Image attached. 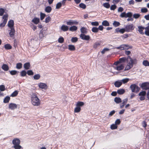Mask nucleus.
<instances>
[{
    "instance_id": "4468645a",
    "label": "nucleus",
    "mask_w": 149,
    "mask_h": 149,
    "mask_svg": "<svg viewBox=\"0 0 149 149\" xmlns=\"http://www.w3.org/2000/svg\"><path fill=\"white\" fill-rule=\"evenodd\" d=\"M80 37L82 39L86 40H88L90 38L89 35H86L84 34H81L80 35Z\"/></svg>"
},
{
    "instance_id": "2f4dec72",
    "label": "nucleus",
    "mask_w": 149,
    "mask_h": 149,
    "mask_svg": "<svg viewBox=\"0 0 149 149\" xmlns=\"http://www.w3.org/2000/svg\"><path fill=\"white\" fill-rule=\"evenodd\" d=\"M80 31L82 33H87V29L84 27H82L80 29Z\"/></svg>"
},
{
    "instance_id": "e433bc0d",
    "label": "nucleus",
    "mask_w": 149,
    "mask_h": 149,
    "mask_svg": "<svg viewBox=\"0 0 149 149\" xmlns=\"http://www.w3.org/2000/svg\"><path fill=\"white\" fill-rule=\"evenodd\" d=\"M4 48L6 49H9L12 48V46L10 44H7L4 45Z\"/></svg>"
},
{
    "instance_id": "f8f14e48",
    "label": "nucleus",
    "mask_w": 149,
    "mask_h": 149,
    "mask_svg": "<svg viewBox=\"0 0 149 149\" xmlns=\"http://www.w3.org/2000/svg\"><path fill=\"white\" fill-rule=\"evenodd\" d=\"M127 59L125 57H123L120 58L118 61H117L114 63L115 65H116L117 64H121V63L124 62Z\"/></svg>"
},
{
    "instance_id": "49530a36",
    "label": "nucleus",
    "mask_w": 149,
    "mask_h": 149,
    "mask_svg": "<svg viewBox=\"0 0 149 149\" xmlns=\"http://www.w3.org/2000/svg\"><path fill=\"white\" fill-rule=\"evenodd\" d=\"M146 94V92L145 91H143L139 93V95L145 96Z\"/></svg>"
},
{
    "instance_id": "0eeeda50",
    "label": "nucleus",
    "mask_w": 149,
    "mask_h": 149,
    "mask_svg": "<svg viewBox=\"0 0 149 149\" xmlns=\"http://www.w3.org/2000/svg\"><path fill=\"white\" fill-rule=\"evenodd\" d=\"M132 13L131 12H129L126 13L125 12H123L120 14V17L122 18L131 17L132 16Z\"/></svg>"
},
{
    "instance_id": "e2e57ef3",
    "label": "nucleus",
    "mask_w": 149,
    "mask_h": 149,
    "mask_svg": "<svg viewBox=\"0 0 149 149\" xmlns=\"http://www.w3.org/2000/svg\"><path fill=\"white\" fill-rule=\"evenodd\" d=\"M141 11L143 13H146L148 11V10L146 8H142L141 10Z\"/></svg>"
},
{
    "instance_id": "393cba45",
    "label": "nucleus",
    "mask_w": 149,
    "mask_h": 149,
    "mask_svg": "<svg viewBox=\"0 0 149 149\" xmlns=\"http://www.w3.org/2000/svg\"><path fill=\"white\" fill-rule=\"evenodd\" d=\"M18 91L15 90L11 94L10 96L12 97H16L18 95Z\"/></svg>"
},
{
    "instance_id": "bb28decb",
    "label": "nucleus",
    "mask_w": 149,
    "mask_h": 149,
    "mask_svg": "<svg viewBox=\"0 0 149 149\" xmlns=\"http://www.w3.org/2000/svg\"><path fill=\"white\" fill-rule=\"evenodd\" d=\"M10 100V97L8 96H6L3 100V102L4 103H8L9 102Z\"/></svg>"
},
{
    "instance_id": "473e14b6",
    "label": "nucleus",
    "mask_w": 149,
    "mask_h": 149,
    "mask_svg": "<svg viewBox=\"0 0 149 149\" xmlns=\"http://www.w3.org/2000/svg\"><path fill=\"white\" fill-rule=\"evenodd\" d=\"M77 29V27L75 26H72L69 28L70 31H76Z\"/></svg>"
},
{
    "instance_id": "2eb2a0df",
    "label": "nucleus",
    "mask_w": 149,
    "mask_h": 149,
    "mask_svg": "<svg viewBox=\"0 0 149 149\" xmlns=\"http://www.w3.org/2000/svg\"><path fill=\"white\" fill-rule=\"evenodd\" d=\"M14 21L12 20H11L9 21L8 24V26L10 29H14Z\"/></svg>"
},
{
    "instance_id": "f3484780",
    "label": "nucleus",
    "mask_w": 149,
    "mask_h": 149,
    "mask_svg": "<svg viewBox=\"0 0 149 149\" xmlns=\"http://www.w3.org/2000/svg\"><path fill=\"white\" fill-rule=\"evenodd\" d=\"M128 99L127 98L123 100L122 101V103L120 105V108L121 109L125 105L127 102Z\"/></svg>"
},
{
    "instance_id": "6e6552de",
    "label": "nucleus",
    "mask_w": 149,
    "mask_h": 149,
    "mask_svg": "<svg viewBox=\"0 0 149 149\" xmlns=\"http://www.w3.org/2000/svg\"><path fill=\"white\" fill-rule=\"evenodd\" d=\"M38 85L40 88L42 89L46 90L48 88L47 85L45 83L40 82L38 83Z\"/></svg>"
},
{
    "instance_id": "13d9d810",
    "label": "nucleus",
    "mask_w": 149,
    "mask_h": 149,
    "mask_svg": "<svg viewBox=\"0 0 149 149\" xmlns=\"http://www.w3.org/2000/svg\"><path fill=\"white\" fill-rule=\"evenodd\" d=\"M5 10L4 9L2 8H0V16H2Z\"/></svg>"
},
{
    "instance_id": "cd10ccee",
    "label": "nucleus",
    "mask_w": 149,
    "mask_h": 149,
    "mask_svg": "<svg viewBox=\"0 0 149 149\" xmlns=\"http://www.w3.org/2000/svg\"><path fill=\"white\" fill-rule=\"evenodd\" d=\"M84 104V103L82 102H77L76 104V106H77L78 107H80L83 106Z\"/></svg>"
},
{
    "instance_id": "a18cd8bd",
    "label": "nucleus",
    "mask_w": 149,
    "mask_h": 149,
    "mask_svg": "<svg viewBox=\"0 0 149 149\" xmlns=\"http://www.w3.org/2000/svg\"><path fill=\"white\" fill-rule=\"evenodd\" d=\"M91 30L94 33H97L98 32V29L95 27H93L92 28Z\"/></svg>"
},
{
    "instance_id": "79ce46f5",
    "label": "nucleus",
    "mask_w": 149,
    "mask_h": 149,
    "mask_svg": "<svg viewBox=\"0 0 149 149\" xmlns=\"http://www.w3.org/2000/svg\"><path fill=\"white\" fill-rule=\"evenodd\" d=\"M103 6L104 7L107 8H109L110 6L109 4L108 3H104L103 4Z\"/></svg>"
},
{
    "instance_id": "412c9836",
    "label": "nucleus",
    "mask_w": 149,
    "mask_h": 149,
    "mask_svg": "<svg viewBox=\"0 0 149 149\" xmlns=\"http://www.w3.org/2000/svg\"><path fill=\"white\" fill-rule=\"evenodd\" d=\"M1 68L4 71H8L9 69L8 66L6 64H3Z\"/></svg>"
},
{
    "instance_id": "4d7b16f0",
    "label": "nucleus",
    "mask_w": 149,
    "mask_h": 149,
    "mask_svg": "<svg viewBox=\"0 0 149 149\" xmlns=\"http://www.w3.org/2000/svg\"><path fill=\"white\" fill-rule=\"evenodd\" d=\"M5 90V86L4 85H0V90L1 91H3Z\"/></svg>"
},
{
    "instance_id": "ea45409f",
    "label": "nucleus",
    "mask_w": 149,
    "mask_h": 149,
    "mask_svg": "<svg viewBox=\"0 0 149 149\" xmlns=\"http://www.w3.org/2000/svg\"><path fill=\"white\" fill-rule=\"evenodd\" d=\"M8 18V15L7 14L4 15L3 17V21H5L7 22Z\"/></svg>"
},
{
    "instance_id": "ddd939ff",
    "label": "nucleus",
    "mask_w": 149,
    "mask_h": 149,
    "mask_svg": "<svg viewBox=\"0 0 149 149\" xmlns=\"http://www.w3.org/2000/svg\"><path fill=\"white\" fill-rule=\"evenodd\" d=\"M68 25L72 26L74 24H78V22L75 20H70L66 22Z\"/></svg>"
},
{
    "instance_id": "c9c22d12",
    "label": "nucleus",
    "mask_w": 149,
    "mask_h": 149,
    "mask_svg": "<svg viewBox=\"0 0 149 149\" xmlns=\"http://www.w3.org/2000/svg\"><path fill=\"white\" fill-rule=\"evenodd\" d=\"M81 110L80 107H78L77 106L74 108V112L75 113H79Z\"/></svg>"
},
{
    "instance_id": "9d476101",
    "label": "nucleus",
    "mask_w": 149,
    "mask_h": 149,
    "mask_svg": "<svg viewBox=\"0 0 149 149\" xmlns=\"http://www.w3.org/2000/svg\"><path fill=\"white\" fill-rule=\"evenodd\" d=\"M125 31L130 32L134 29V26L133 24H130L126 25L125 27Z\"/></svg>"
},
{
    "instance_id": "6e6d98bb",
    "label": "nucleus",
    "mask_w": 149,
    "mask_h": 149,
    "mask_svg": "<svg viewBox=\"0 0 149 149\" xmlns=\"http://www.w3.org/2000/svg\"><path fill=\"white\" fill-rule=\"evenodd\" d=\"M140 14H135L133 15V17L135 19H137L140 17Z\"/></svg>"
},
{
    "instance_id": "864d4df0",
    "label": "nucleus",
    "mask_w": 149,
    "mask_h": 149,
    "mask_svg": "<svg viewBox=\"0 0 149 149\" xmlns=\"http://www.w3.org/2000/svg\"><path fill=\"white\" fill-rule=\"evenodd\" d=\"M78 39L76 37H73L71 39V41L72 42H75L77 41Z\"/></svg>"
},
{
    "instance_id": "f03ea898",
    "label": "nucleus",
    "mask_w": 149,
    "mask_h": 149,
    "mask_svg": "<svg viewBox=\"0 0 149 149\" xmlns=\"http://www.w3.org/2000/svg\"><path fill=\"white\" fill-rule=\"evenodd\" d=\"M31 103L33 105L38 106L40 105V102L38 97L37 94L36 93H32L31 95Z\"/></svg>"
},
{
    "instance_id": "f257e3e1",
    "label": "nucleus",
    "mask_w": 149,
    "mask_h": 149,
    "mask_svg": "<svg viewBox=\"0 0 149 149\" xmlns=\"http://www.w3.org/2000/svg\"><path fill=\"white\" fill-rule=\"evenodd\" d=\"M127 64L124 70H130L131 68L134 64H136L137 61L134 58H133L130 56H128L127 58Z\"/></svg>"
},
{
    "instance_id": "0e129e2a",
    "label": "nucleus",
    "mask_w": 149,
    "mask_h": 149,
    "mask_svg": "<svg viewBox=\"0 0 149 149\" xmlns=\"http://www.w3.org/2000/svg\"><path fill=\"white\" fill-rule=\"evenodd\" d=\"M17 73V71L16 70H14L10 71V73L12 75H15Z\"/></svg>"
},
{
    "instance_id": "603ef678",
    "label": "nucleus",
    "mask_w": 149,
    "mask_h": 149,
    "mask_svg": "<svg viewBox=\"0 0 149 149\" xmlns=\"http://www.w3.org/2000/svg\"><path fill=\"white\" fill-rule=\"evenodd\" d=\"M79 7L85 9L86 8V5L83 3H81L79 5Z\"/></svg>"
},
{
    "instance_id": "4c0bfd02",
    "label": "nucleus",
    "mask_w": 149,
    "mask_h": 149,
    "mask_svg": "<svg viewBox=\"0 0 149 149\" xmlns=\"http://www.w3.org/2000/svg\"><path fill=\"white\" fill-rule=\"evenodd\" d=\"M100 45V43L98 42H96L93 44V47L94 48L96 49Z\"/></svg>"
},
{
    "instance_id": "39448f33",
    "label": "nucleus",
    "mask_w": 149,
    "mask_h": 149,
    "mask_svg": "<svg viewBox=\"0 0 149 149\" xmlns=\"http://www.w3.org/2000/svg\"><path fill=\"white\" fill-rule=\"evenodd\" d=\"M124 67L125 65L123 64H117L115 65L114 63L112 67L115 70L117 71H120L123 70Z\"/></svg>"
},
{
    "instance_id": "c03bdc74",
    "label": "nucleus",
    "mask_w": 149,
    "mask_h": 149,
    "mask_svg": "<svg viewBox=\"0 0 149 149\" xmlns=\"http://www.w3.org/2000/svg\"><path fill=\"white\" fill-rule=\"evenodd\" d=\"M113 25L115 27H117L120 25V23L119 22L114 21L113 24Z\"/></svg>"
},
{
    "instance_id": "7ed1b4c3",
    "label": "nucleus",
    "mask_w": 149,
    "mask_h": 149,
    "mask_svg": "<svg viewBox=\"0 0 149 149\" xmlns=\"http://www.w3.org/2000/svg\"><path fill=\"white\" fill-rule=\"evenodd\" d=\"M20 141L18 138H15L12 141V143L13 145V147L15 149H21L22 146L20 145Z\"/></svg>"
},
{
    "instance_id": "774afa93",
    "label": "nucleus",
    "mask_w": 149,
    "mask_h": 149,
    "mask_svg": "<svg viewBox=\"0 0 149 149\" xmlns=\"http://www.w3.org/2000/svg\"><path fill=\"white\" fill-rule=\"evenodd\" d=\"M6 22L5 21H3L2 23H1L0 24V26L1 28L3 27L6 24Z\"/></svg>"
},
{
    "instance_id": "5fc2aeb1",
    "label": "nucleus",
    "mask_w": 149,
    "mask_h": 149,
    "mask_svg": "<svg viewBox=\"0 0 149 149\" xmlns=\"http://www.w3.org/2000/svg\"><path fill=\"white\" fill-rule=\"evenodd\" d=\"M27 74L29 75H32L33 74V72L31 70H29L27 71Z\"/></svg>"
},
{
    "instance_id": "3c124183",
    "label": "nucleus",
    "mask_w": 149,
    "mask_h": 149,
    "mask_svg": "<svg viewBox=\"0 0 149 149\" xmlns=\"http://www.w3.org/2000/svg\"><path fill=\"white\" fill-rule=\"evenodd\" d=\"M40 19L42 20L45 17V14L44 13H41L40 14Z\"/></svg>"
},
{
    "instance_id": "1a4fd4ad",
    "label": "nucleus",
    "mask_w": 149,
    "mask_h": 149,
    "mask_svg": "<svg viewBox=\"0 0 149 149\" xmlns=\"http://www.w3.org/2000/svg\"><path fill=\"white\" fill-rule=\"evenodd\" d=\"M141 87L143 90L149 89V83L145 82L142 83L141 85Z\"/></svg>"
},
{
    "instance_id": "bf43d9fd",
    "label": "nucleus",
    "mask_w": 149,
    "mask_h": 149,
    "mask_svg": "<svg viewBox=\"0 0 149 149\" xmlns=\"http://www.w3.org/2000/svg\"><path fill=\"white\" fill-rule=\"evenodd\" d=\"M109 50V49L107 48H104L101 51V53L102 54H104L105 52Z\"/></svg>"
},
{
    "instance_id": "72a5a7b5",
    "label": "nucleus",
    "mask_w": 149,
    "mask_h": 149,
    "mask_svg": "<svg viewBox=\"0 0 149 149\" xmlns=\"http://www.w3.org/2000/svg\"><path fill=\"white\" fill-rule=\"evenodd\" d=\"M68 49L71 51H74L75 49V47L73 45H68Z\"/></svg>"
},
{
    "instance_id": "a211bd4d",
    "label": "nucleus",
    "mask_w": 149,
    "mask_h": 149,
    "mask_svg": "<svg viewBox=\"0 0 149 149\" xmlns=\"http://www.w3.org/2000/svg\"><path fill=\"white\" fill-rule=\"evenodd\" d=\"M10 31L9 35L11 38H13L14 36L15 30L14 29H10Z\"/></svg>"
},
{
    "instance_id": "052dcab7",
    "label": "nucleus",
    "mask_w": 149,
    "mask_h": 149,
    "mask_svg": "<svg viewBox=\"0 0 149 149\" xmlns=\"http://www.w3.org/2000/svg\"><path fill=\"white\" fill-rule=\"evenodd\" d=\"M116 6L114 4L112 5L110 7V10H114L116 8Z\"/></svg>"
},
{
    "instance_id": "a19ab883",
    "label": "nucleus",
    "mask_w": 149,
    "mask_h": 149,
    "mask_svg": "<svg viewBox=\"0 0 149 149\" xmlns=\"http://www.w3.org/2000/svg\"><path fill=\"white\" fill-rule=\"evenodd\" d=\"M143 65L146 66H149V62L146 60L144 61H143Z\"/></svg>"
},
{
    "instance_id": "8fccbe9b",
    "label": "nucleus",
    "mask_w": 149,
    "mask_h": 149,
    "mask_svg": "<svg viewBox=\"0 0 149 149\" xmlns=\"http://www.w3.org/2000/svg\"><path fill=\"white\" fill-rule=\"evenodd\" d=\"M27 72L25 70H23L21 72V76L24 77L26 75Z\"/></svg>"
},
{
    "instance_id": "09e8293b",
    "label": "nucleus",
    "mask_w": 149,
    "mask_h": 149,
    "mask_svg": "<svg viewBox=\"0 0 149 149\" xmlns=\"http://www.w3.org/2000/svg\"><path fill=\"white\" fill-rule=\"evenodd\" d=\"M91 24L93 26H97L99 25V23L97 21L92 22H91Z\"/></svg>"
},
{
    "instance_id": "4be33fe9",
    "label": "nucleus",
    "mask_w": 149,
    "mask_h": 149,
    "mask_svg": "<svg viewBox=\"0 0 149 149\" xmlns=\"http://www.w3.org/2000/svg\"><path fill=\"white\" fill-rule=\"evenodd\" d=\"M122 84V82L121 81H116L115 82L114 85L116 87H120Z\"/></svg>"
},
{
    "instance_id": "423d86ee",
    "label": "nucleus",
    "mask_w": 149,
    "mask_h": 149,
    "mask_svg": "<svg viewBox=\"0 0 149 149\" xmlns=\"http://www.w3.org/2000/svg\"><path fill=\"white\" fill-rule=\"evenodd\" d=\"M130 88L132 92H137L139 90V88L135 84H132L131 85Z\"/></svg>"
},
{
    "instance_id": "69168bd1",
    "label": "nucleus",
    "mask_w": 149,
    "mask_h": 149,
    "mask_svg": "<svg viewBox=\"0 0 149 149\" xmlns=\"http://www.w3.org/2000/svg\"><path fill=\"white\" fill-rule=\"evenodd\" d=\"M120 123V121L119 119H117L115 121V124L116 125H118Z\"/></svg>"
},
{
    "instance_id": "dca6fc26",
    "label": "nucleus",
    "mask_w": 149,
    "mask_h": 149,
    "mask_svg": "<svg viewBox=\"0 0 149 149\" xmlns=\"http://www.w3.org/2000/svg\"><path fill=\"white\" fill-rule=\"evenodd\" d=\"M40 19L38 17H35L32 20V22L35 24H38L40 22Z\"/></svg>"
},
{
    "instance_id": "58836bf2",
    "label": "nucleus",
    "mask_w": 149,
    "mask_h": 149,
    "mask_svg": "<svg viewBox=\"0 0 149 149\" xmlns=\"http://www.w3.org/2000/svg\"><path fill=\"white\" fill-rule=\"evenodd\" d=\"M117 125L115 124H112L110 126V128L112 130L116 129H117Z\"/></svg>"
},
{
    "instance_id": "20e7f679",
    "label": "nucleus",
    "mask_w": 149,
    "mask_h": 149,
    "mask_svg": "<svg viewBox=\"0 0 149 149\" xmlns=\"http://www.w3.org/2000/svg\"><path fill=\"white\" fill-rule=\"evenodd\" d=\"M132 47L131 46H129L127 44H123L120 45L118 47H115L114 49H119L120 50H127L130 49H131Z\"/></svg>"
},
{
    "instance_id": "a878e982",
    "label": "nucleus",
    "mask_w": 149,
    "mask_h": 149,
    "mask_svg": "<svg viewBox=\"0 0 149 149\" xmlns=\"http://www.w3.org/2000/svg\"><path fill=\"white\" fill-rule=\"evenodd\" d=\"M52 10V8L50 6H47L45 9V11L47 13H50Z\"/></svg>"
},
{
    "instance_id": "37998d69",
    "label": "nucleus",
    "mask_w": 149,
    "mask_h": 149,
    "mask_svg": "<svg viewBox=\"0 0 149 149\" xmlns=\"http://www.w3.org/2000/svg\"><path fill=\"white\" fill-rule=\"evenodd\" d=\"M22 64L21 63H18L16 64V68L18 69H20L22 68Z\"/></svg>"
},
{
    "instance_id": "b1692460",
    "label": "nucleus",
    "mask_w": 149,
    "mask_h": 149,
    "mask_svg": "<svg viewBox=\"0 0 149 149\" xmlns=\"http://www.w3.org/2000/svg\"><path fill=\"white\" fill-rule=\"evenodd\" d=\"M24 68L26 70H28L30 68V64L27 62L25 63L24 65Z\"/></svg>"
},
{
    "instance_id": "338daca9",
    "label": "nucleus",
    "mask_w": 149,
    "mask_h": 149,
    "mask_svg": "<svg viewBox=\"0 0 149 149\" xmlns=\"http://www.w3.org/2000/svg\"><path fill=\"white\" fill-rule=\"evenodd\" d=\"M51 18L49 16L46 18L45 19V22L46 23H47L49 22Z\"/></svg>"
},
{
    "instance_id": "9b49d317",
    "label": "nucleus",
    "mask_w": 149,
    "mask_h": 149,
    "mask_svg": "<svg viewBox=\"0 0 149 149\" xmlns=\"http://www.w3.org/2000/svg\"><path fill=\"white\" fill-rule=\"evenodd\" d=\"M8 109L12 110H14L17 108V105L15 103H11L8 105Z\"/></svg>"
},
{
    "instance_id": "7c9ffc66",
    "label": "nucleus",
    "mask_w": 149,
    "mask_h": 149,
    "mask_svg": "<svg viewBox=\"0 0 149 149\" xmlns=\"http://www.w3.org/2000/svg\"><path fill=\"white\" fill-rule=\"evenodd\" d=\"M130 80V79H129L126 78L123 79L121 81H122V84H125L127 83Z\"/></svg>"
},
{
    "instance_id": "c756f323",
    "label": "nucleus",
    "mask_w": 149,
    "mask_h": 149,
    "mask_svg": "<svg viewBox=\"0 0 149 149\" xmlns=\"http://www.w3.org/2000/svg\"><path fill=\"white\" fill-rule=\"evenodd\" d=\"M117 93L120 95L123 94L125 92V91L124 89H120L117 91Z\"/></svg>"
},
{
    "instance_id": "aec40b11",
    "label": "nucleus",
    "mask_w": 149,
    "mask_h": 149,
    "mask_svg": "<svg viewBox=\"0 0 149 149\" xmlns=\"http://www.w3.org/2000/svg\"><path fill=\"white\" fill-rule=\"evenodd\" d=\"M61 29L64 31H66L68 30V27L67 26L63 25L61 26Z\"/></svg>"
},
{
    "instance_id": "6ab92c4d",
    "label": "nucleus",
    "mask_w": 149,
    "mask_h": 149,
    "mask_svg": "<svg viewBox=\"0 0 149 149\" xmlns=\"http://www.w3.org/2000/svg\"><path fill=\"white\" fill-rule=\"evenodd\" d=\"M138 31L140 34H141L142 35L144 34V33L143 32V30L145 29V28L141 26H138Z\"/></svg>"
},
{
    "instance_id": "f704fd0d",
    "label": "nucleus",
    "mask_w": 149,
    "mask_h": 149,
    "mask_svg": "<svg viewBox=\"0 0 149 149\" xmlns=\"http://www.w3.org/2000/svg\"><path fill=\"white\" fill-rule=\"evenodd\" d=\"M40 75L39 74H37L34 76L33 78L35 80H38L40 78Z\"/></svg>"
},
{
    "instance_id": "5701e85b",
    "label": "nucleus",
    "mask_w": 149,
    "mask_h": 149,
    "mask_svg": "<svg viewBox=\"0 0 149 149\" xmlns=\"http://www.w3.org/2000/svg\"><path fill=\"white\" fill-rule=\"evenodd\" d=\"M114 101L117 104H119L122 102L121 99L118 97H116L114 98Z\"/></svg>"
},
{
    "instance_id": "680f3d73",
    "label": "nucleus",
    "mask_w": 149,
    "mask_h": 149,
    "mask_svg": "<svg viewBox=\"0 0 149 149\" xmlns=\"http://www.w3.org/2000/svg\"><path fill=\"white\" fill-rule=\"evenodd\" d=\"M64 39L63 37H60L58 39V42L60 43H62Z\"/></svg>"
},
{
    "instance_id": "c85d7f7f",
    "label": "nucleus",
    "mask_w": 149,
    "mask_h": 149,
    "mask_svg": "<svg viewBox=\"0 0 149 149\" xmlns=\"http://www.w3.org/2000/svg\"><path fill=\"white\" fill-rule=\"evenodd\" d=\"M102 25L105 26H108L109 25V24L107 21L104 20L102 22Z\"/></svg>"
},
{
    "instance_id": "de8ad7c7",
    "label": "nucleus",
    "mask_w": 149,
    "mask_h": 149,
    "mask_svg": "<svg viewBox=\"0 0 149 149\" xmlns=\"http://www.w3.org/2000/svg\"><path fill=\"white\" fill-rule=\"evenodd\" d=\"M62 4V3H61L60 2L58 3L56 5V8L57 9H59L61 7Z\"/></svg>"
}]
</instances>
